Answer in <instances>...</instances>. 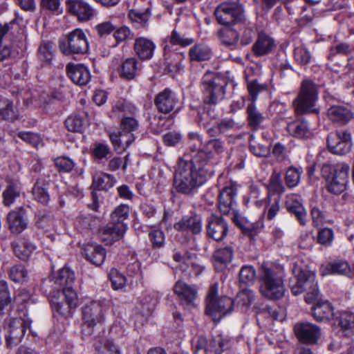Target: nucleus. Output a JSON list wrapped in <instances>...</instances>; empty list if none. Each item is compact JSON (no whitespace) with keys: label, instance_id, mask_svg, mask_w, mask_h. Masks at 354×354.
<instances>
[{"label":"nucleus","instance_id":"47","mask_svg":"<svg viewBox=\"0 0 354 354\" xmlns=\"http://www.w3.org/2000/svg\"><path fill=\"white\" fill-rule=\"evenodd\" d=\"M167 40V44H169L171 48L173 46L178 45L182 47L188 46L194 43V39L189 37H185L182 36L177 30H173L171 35L165 39L163 44Z\"/></svg>","mask_w":354,"mask_h":354},{"label":"nucleus","instance_id":"15","mask_svg":"<svg viewBox=\"0 0 354 354\" xmlns=\"http://www.w3.org/2000/svg\"><path fill=\"white\" fill-rule=\"evenodd\" d=\"M31 321L28 319L15 318L11 320L6 329V344L8 347L18 344L23 339L26 330L30 328Z\"/></svg>","mask_w":354,"mask_h":354},{"label":"nucleus","instance_id":"37","mask_svg":"<svg viewBox=\"0 0 354 354\" xmlns=\"http://www.w3.org/2000/svg\"><path fill=\"white\" fill-rule=\"evenodd\" d=\"M234 250L231 246L219 248L214 254V266L218 270H223L233 258Z\"/></svg>","mask_w":354,"mask_h":354},{"label":"nucleus","instance_id":"34","mask_svg":"<svg viewBox=\"0 0 354 354\" xmlns=\"http://www.w3.org/2000/svg\"><path fill=\"white\" fill-rule=\"evenodd\" d=\"M328 116L330 120L341 124L348 122L352 118V112L344 106H332L328 110Z\"/></svg>","mask_w":354,"mask_h":354},{"label":"nucleus","instance_id":"42","mask_svg":"<svg viewBox=\"0 0 354 354\" xmlns=\"http://www.w3.org/2000/svg\"><path fill=\"white\" fill-rule=\"evenodd\" d=\"M339 326L345 336L354 335V313L348 311L341 313L339 317Z\"/></svg>","mask_w":354,"mask_h":354},{"label":"nucleus","instance_id":"32","mask_svg":"<svg viewBox=\"0 0 354 354\" xmlns=\"http://www.w3.org/2000/svg\"><path fill=\"white\" fill-rule=\"evenodd\" d=\"M274 46L273 38L264 32H261L252 46V50L255 55L262 56L271 52Z\"/></svg>","mask_w":354,"mask_h":354},{"label":"nucleus","instance_id":"63","mask_svg":"<svg viewBox=\"0 0 354 354\" xmlns=\"http://www.w3.org/2000/svg\"><path fill=\"white\" fill-rule=\"evenodd\" d=\"M354 50V46L347 43H340L330 48V56H335L337 54L348 55Z\"/></svg>","mask_w":354,"mask_h":354},{"label":"nucleus","instance_id":"4","mask_svg":"<svg viewBox=\"0 0 354 354\" xmlns=\"http://www.w3.org/2000/svg\"><path fill=\"white\" fill-rule=\"evenodd\" d=\"M293 277L290 281V287L295 295H298L306 291L305 301L311 304L317 300L319 295L317 284L315 282V273L303 268L295 263L292 267Z\"/></svg>","mask_w":354,"mask_h":354},{"label":"nucleus","instance_id":"62","mask_svg":"<svg viewBox=\"0 0 354 354\" xmlns=\"http://www.w3.org/2000/svg\"><path fill=\"white\" fill-rule=\"evenodd\" d=\"M294 56L295 60L301 65L308 64L311 59L310 52L303 46H298L295 48Z\"/></svg>","mask_w":354,"mask_h":354},{"label":"nucleus","instance_id":"55","mask_svg":"<svg viewBox=\"0 0 354 354\" xmlns=\"http://www.w3.org/2000/svg\"><path fill=\"white\" fill-rule=\"evenodd\" d=\"M317 239L319 244L326 247L330 246L334 239V232L328 227L321 229L318 232Z\"/></svg>","mask_w":354,"mask_h":354},{"label":"nucleus","instance_id":"40","mask_svg":"<svg viewBox=\"0 0 354 354\" xmlns=\"http://www.w3.org/2000/svg\"><path fill=\"white\" fill-rule=\"evenodd\" d=\"M287 130L292 136L300 138H308L311 136L307 122L305 120H295L288 123Z\"/></svg>","mask_w":354,"mask_h":354},{"label":"nucleus","instance_id":"58","mask_svg":"<svg viewBox=\"0 0 354 354\" xmlns=\"http://www.w3.org/2000/svg\"><path fill=\"white\" fill-rule=\"evenodd\" d=\"M149 237L153 248L158 249L164 246L165 237L162 230H152L149 234Z\"/></svg>","mask_w":354,"mask_h":354},{"label":"nucleus","instance_id":"31","mask_svg":"<svg viewBox=\"0 0 354 354\" xmlns=\"http://www.w3.org/2000/svg\"><path fill=\"white\" fill-rule=\"evenodd\" d=\"M156 48L155 44L145 37L136 38L134 43V50L141 59H149L153 55Z\"/></svg>","mask_w":354,"mask_h":354},{"label":"nucleus","instance_id":"11","mask_svg":"<svg viewBox=\"0 0 354 354\" xmlns=\"http://www.w3.org/2000/svg\"><path fill=\"white\" fill-rule=\"evenodd\" d=\"M59 48L65 55L84 54L88 50V41L84 31L76 28L60 41Z\"/></svg>","mask_w":354,"mask_h":354},{"label":"nucleus","instance_id":"64","mask_svg":"<svg viewBox=\"0 0 354 354\" xmlns=\"http://www.w3.org/2000/svg\"><path fill=\"white\" fill-rule=\"evenodd\" d=\"M156 304V299L151 295H147L141 300L142 312L146 316L149 315Z\"/></svg>","mask_w":354,"mask_h":354},{"label":"nucleus","instance_id":"41","mask_svg":"<svg viewBox=\"0 0 354 354\" xmlns=\"http://www.w3.org/2000/svg\"><path fill=\"white\" fill-rule=\"evenodd\" d=\"M265 207L263 217L268 221H272L275 218L280 210V196H268L265 200Z\"/></svg>","mask_w":354,"mask_h":354},{"label":"nucleus","instance_id":"16","mask_svg":"<svg viewBox=\"0 0 354 354\" xmlns=\"http://www.w3.org/2000/svg\"><path fill=\"white\" fill-rule=\"evenodd\" d=\"M327 144L329 150L335 154L344 155L351 149V134L344 131H337L328 136Z\"/></svg>","mask_w":354,"mask_h":354},{"label":"nucleus","instance_id":"36","mask_svg":"<svg viewBox=\"0 0 354 354\" xmlns=\"http://www.w3.org/2000/svg\"><path fill=\"white\" fill-rule=\"evenodd\" d=\"M212 49L205 44H196L190 48L189 57L192 62H202L211 59Z\"/></svg>","mask_w":354,"mask_h":354},{"label":"nucleus","instance_id":"17","mask_svg":"<svg viewBox=\"0 0 354 354\" xmlns=\"http://www.w3.org/2000/svg\"><path fill=\"white\" fill-rule=\"evenodd\" d=\"M127 230V225L124 222L111 221L101 229V240L106 245H112L123 238Z\"/></svg>","mask_w":354,"mask_h":354},{"label":"nucleus","instance_id":"7","mask_svg":"<svg viewBox=\"0 0 354 354\" xmlns=\"http://www.w3.org/2000/svg\"><path fill=\"white\" fill-rule=\"evenodd\" d=\"M348 171L349 167L346 163L324 164L322 174L327 181L328 190L335 194L344 192L348 183Z\"/></svg>","mask_w":354,"mask_h":354},{"label":"nucleus","instance_id":"49","mask_svg":"<svg viewBox=\"0 0 354 354\" xmlns=\"http://www.w3.org/2000/svg\"><path fill=\"white\" fill-rule=\"evenodd\" d=\"M0 118L3 120L14 121L19 118V114L17 109L13 106L11 101L7 100L4 102V106L0 107Z\"/></svg>","mask_w":354,"mask_h":354},{"label":"nucleus","instance_id":"33","mask_svg":"<svg viewBox=\"0 0 354 354\" xmlns=\"http://www.w3.org/2000/svg\"><path fill=\"white\" fill-rule=\"evenodd\" d=\"M224 151L223 142L218 139L210 140L205 145V150H200L198 152H203L205 153L204 163H209L211 165V169H213L214 162L212 159L214 156L220 154Z\"/></svg>","mask_w":354,"mask_h":354},{"label":"nucleus","instance_id":"54","mask_svg":"<svg viewBox=\"0 0 354 354\" xmlns=\"http://www.w3.org/2000/svg\"><path fill=\"white\" fill-rule=\"evenodd\" d=\"M250 150L254 156L259 157H266L270 153L268 147L259 143L253 136L250 139Z\"/></svg>","mask_w":354,"mask_h":354},{"label":"nucleus","instance_id":"45","mask_svg":"<svg viewBox=\"0 0 354 354\" xmlns=\"http://www.w3.org/2000/svg\"><path fill=\"white\" fill-rule=\"evenodd\" d=\"M115 184L113 177L107 174H97L93 176L92 187L97 190H108Z\"/></svg>","mask_w":354,"mask_h":354},{"label":"nucleus","instance_id":"13","mask_svg":"<svg viewBox=\"0 0 354 354\" xmlns=\"http://www.w3.org/2000/svg\"><path fill=\"white\" fill-rule=\"evenodd\" d=\"M221 79L215 77L212 72H207L203 77L201 88L204 95L205 104H216L225 95V88L220 83Z\"/></svg>","mask_w":354,"mask_h":354},{"label":"nucleus","instance_id":"9","mask_svg":"<svg viewBox=\"0 0 354 354\" xmlns=\"http://www.w3.org/2000/svg\"><path fill=\"white\" fill-rule=\"evenodd\" d=\"M317 95L316 85L311 81L304 80L301 84L298 97L292 102L295 113L297 115L318 113L319 110L315 108Z\"/></svg>","mask_w":354,"mask_h":354},{"label":"nucleus","instance_id":"23","mask_svg":"<svg viewBox=\"0 0 354 354\" xmlns=\"http://www.w3.org/2000/svg\"><path fill=\"white\" fill-rule=\"evenodd\" d=\"M213 342L218 343L219 344V348H217L215 346H209V343L207 342L206 338L204 337L201 336L198 337L193 342V346L195 348V354H197V353L199 351H203L205 354L207 352L221 354L227 344V342L225 340L221 335L214 337L213 338Z\"/></svg>","mask_w":354,"mask_h":354},{"label":"nucleus","instance_id":"38","mask_svg":"<svg viewBox=\"0 0 354 354\" xmlns=\"http://www.w3.org/2000/svg\"><path fill=\"white\" fill-rule=\"evenodd\" d=\"M20 183L17 180L7 181V185L3 192V203L6 206L14 203L16 198L20 195Z\"/></svg>","mask_w":354,"mask_h":354},{"label":"nucleus","instance_id":"25","mask_svg":"<svg viewBox=\"0 0 354 354\" xmlns=\"http://www.w3.org/2000/svg\"><path fill=\"white\" fill-rule=\"evenodd\" d=\"M82 254L86 260L99 266H101L105 260L106 250L100 245L88 243L84 247Z\"/></svg>","mask_w":354,"mask_h":354},{"label":"nucleus","instance_id":"57","mask_svg":"<svg viewBox=\"0 0 354 354\" xmlns=\"http://www.w3.org/2000/svg\"><path fill=\"white\" fill-rule=\"evenodd\" d=\"M53 46L50 42H44L40 45L38 54L41 61L49 63L53 59Z\"/></svg>","mask_w":354,"mask_h":354},{"label":"nucleus","instance_id":"2","mask_svg":"<svg viewBox=\"0 0 354 354\" xmlns=\"http://www.w3.org/2000/svg\"><path fill=\"white\" fill-rule=\"evenodd\" d=\"M137 111L136 107L131 103L125 101H118L113 106L110 117L112 118H122L121 128L124 132L111 133L110 140L119 153H122L133 141L134 136L131 133L138 127V121L129 115H134Z\"/></svg>","mask_w":354,"mask_h":354},{"label":"nucleus","instance_id":"8","mask_svg":"<svg viewBox=\"0 0 354 354\" xmlns=\"http://www.w3.org/2000/svg\"><path fill=\"white\" fill-rule=\"evenodd\" d=\"M218 285L211 286L206 298L205 312L215 322L230 313L233 306V300L227 297H218Z\"/></svg>","mask_w":354,"mask_h":354},{"label":"nucleus","instance_id":"5","mask_svg":"<svg viewBox=\"0 0 354 354\" xmlns=\"http://www.w3.org/2000/svg\"><path fill=\"white\" fill-rule=\"evenodd\" d=\"M109 309V301L104 298L86 302L81 308L83 332L90 335L95 327L104 324Z\"/></svg>","mask_w":354,"mask_h":354},{"label":"nucleus","instance_id":"59","mask_svg":"<svg viewBox=\"0 0 354 354\" xmlns=\"http://www.w3.org/2000/svg\"><path fill=\"white\" fill-rule=\"evenodd\" d=\"M109 276L112 286L115 290H121L125 286L127 280L117 270H111Z\"/></svg>","mask_w":354,"mask_h":354},{"label":"nucleus","instance_id":"56","mask_svg":"<svg viewBox=\"0 0 354 354\" xmlns=\"http://www.w3.org/2000/svg\"><path fill=\"white\" fill-rule=\"evenodd\" d=\"M55 165L59 172H70L73 170L75 163L66 156H60L55 159Z\"/></svg>","mask_w":354,"mask_h":354},{"label":"nucleus","instance_id":"14","mask_svg":"<svg viewBox=\"0 0 354 354\" xmlns=\"http://www.w3.org/2000/svg\"><path fill=\"white\" fill-rule=\"evenodd\" d=\"M229 232V225L223 216L211 214L206 220L207 236L215 241H223Z\"/></svg>","mask_w":354,"mask_h":354},{"label":"nucleus","instance_id":"19","mask_svg":"<svg viewBox=\"0 0 354 354\" xmlns=\"http://www.w3.org/2000/svg\"><path fill=\"white\" fill-rule=\"evenodd\" d=\"M295 331L298 339L307 344L315 343L321 335L319 327L310 323L297 324L295 326Z\"/></svg>","mask_w":354,"mask_h":354},{"label":"nucleus","instance_id":"44","mask_svg":"<svg viewBox=\"0 0 354 354\" xmlns=\"http://www.w3.org/2000/svg\"><path fill=\"white\" fill-rule=\"evenodd\" d=\"M12 248L17 257L22 260L26 259L35 250L34 244L28 240L13 243Z\"/></svg>","mask_w":354,"mask_h":354},{"label":"nucleus","instance_id":"22","mask_svg":"<svg viewBox=\"0 0 354 354\" xmlns=\"http://www.w3.org/2000/svg\"><path fill=\"white\" fill-rule=\"evenodd\" d=\"M285 205L287 210L295 214L301 225H306L307 213L299 196L295 194L288 195Z\"/></svg>","mask_w":354,"mask_h":354},{"label":"nucleus","instance_id":"29","mask_svg":"<svg viewBox=\"0 0 354 354\" xmlns=\"http://www.w3.org/2000/svg\"><path fill=\"white\" fill-rule=\"evenodd\" d=\"M351 268L349 264L342 260L335 261L322 266L320 272L322 276L329 274L349 276L351 274Z\"/></svg>","mask_w":354,"mask_h":354},{"label":"nucleus","instance_id":"30","mask_svg":"<svg viewBox=\"0 0 354 354\" xmlns=\"http://www.w3.org/2000/svg\"><path fill=\"white\" fill-rule=\"evenodd\" d=\"M174 228L178 231L189 230L197 234L202 231V219L198 215L184 217L174 225Z\"/></svg>","mask_w":354,"mask_h":354},{"label":"nucleus","instance_id":"53","mask_svg":"<svg viewBox=\"0 0 354 354\" xmlns=\"http://www.w3.org/2000/svg\"><path fill=\"white\" fill-rule=\"evenodd\" d=\"M301 170L299 168L291 167L286 171L285 180L289 187H296L301 178Z\"/></svg>","mask_w":354,"mask_h":354},{"label":"nucleus","instance_id":"50","mask_svg":"<svg viewBox=\"0 0 354 354\" xmlns=\"http://www.w3.org/2000/svg\"><path fill=\"white\" fill-rule=\"evenodd\" d=\"M256 279V271L251 266H243L239 272V281L241 283L250 285L253 284Z\"/></svg>","mask_w":354,"mask_h":354},{"label":"nucleus","instance_id":"46","mask_svg":"<svg viewBox=\"0 0 354 354\" xmlns=\"http://www.w3.org/2000/svg\"><path fill=\"white\" fill-rule=\"evenodd\" d=\"M254 300L253 292L249 289H243L240 291L233 300V306L240 307L241 310L248 309Z\"/></svg>","mask_w":354,"mask_h":354},{"label":"nucleus","instance_id":"43","mask_svg":"<svg viewBox=\"0 0 354 354\" xmlns=\"http://www.w3.org/2000/svg\"><path fill=\"white\" fill-rule=\"evenodd\" d=\"M34 199L39 203L46 205L50 201V196L48 192V184L43 180H38L34 185L32 189Z\"/></svg>","mask_w":354,"mask_h":354},{"label":"nucleus","instance_id":"12","mask_svg":"<svg viewBox=\"0 0 354 354\" xmlns=\"http://www.w3.org/2000/svg\"><path fill=\"white\" fill-rule=\"evenodd\" d=\"M173 259L177 263L174 268L175 273L180 271L184 277H197L205 269L196 255L187 252L175 251Z\"/></svg>","mask_w":354,"mask_h":354},{"label":"nucleus","instance_id":"1","mask_svg":"<svg viewBox=\"0 0 354 354\" xmlns=\"http://www.w3.org/2000/svg\"><path fill=\"white\" fill-rule=\"evenodd\" d=\"M205 158V153L197 152L190 160L179 159L174 179V187L178 192L194 194L212 176L214 170L209 163H204Z\"/></svg>","mask_w":354,"mask_h":354},{"label":"nucleus","instance_id":"39","mask_svg":"<svg viewBox=\"0 0 354 354\" xmlns=\"http://www.w3.org/2000/svg\"><path fill=\"white\" fill-rule=\"evenodd\" d=\"M140 69V65L135 57L127 58L122 64L119 70L120 75L127 80L133 79L138 71Z\"/></svg>","mask_w":354,"mask_h":354},{"label":"nucleus","instance_id":"60","mask_svg":"<svg viewBox=\"0 0 354 354\" xmlns=\"http://www.w3.org/2000/svg\"><path fill=\"white\" fill-rule=\"evenodd\" d=\"M65 125L68 131L74 132H81L84 128L82 119L78 115L68 117L65 122Z\"/></svg>","mask_w":354,"mask_h":354},{"label":"nucleus","instance_id":"10","mask_svg":"<svg viewBox=\"0 0 354 354\" xmlns=\"http://www.w3.org/2000/svg\"><path fill=\"white\" fill-rule=\"evenodd\" d=\"M214 15L218 24L230 26L245 19V11L242 4L238 1H225L219 4Z\"/></svg>","mask_w":354,"mask_h":354},{"label":"nucleus","instance_id":"26","mask_svg":"<svg viewBox=\"0 0 354 354\" xmlns=\"http://www.w3.org/2000/svg\"><path fill=\"white\" fill-rule=\"evenodd\" d=\"M164 56L168 66L173 68L176 71H181L185 66L183 62L185 55L184 53L172 51L171 46L167 44V40L164 44Z\"/></svg>","mask_w":354,"mask_h":354},{"label":"nucleus","instance_id":"51","mask_svg":"<svg viewBox=\"0 0 354 354\" xmlns=\"http://www.w3.org/2000/svg\"><path fill=\"white\" fill-rule=\"evenodd\" d=\"M11 280L17 283H24L28 279V272L22 265L12 266L9 272Z\"/></svg>","mask_w":354,"mask_h":354},{"label":"nucleus","instance_id":"3","mask_svg":"<svg viewBox=\"0 0 354 354\" xmlns=\"http://www.w3.org/2000/svg\"><path fill=\"white\" fill-rule=\"evenodd\" d=\"M74 280V272L67 267L60 269L54 277L55 283L63 287V290L50 293L49 300L53 311L59 315H68L77 306V293L70 286Z\"/></svg>","mask_w":354,"mask_h":354},{"label":"nucleus","instance_id":"6","mask_svg":"<svg viewBox=\"0 0 354 354\" xmlns=\"http://www.w3.org/2000/svg\"><path fill=\"white\" fill-rule=\"evenodd\" d=\"M283 270L262 266L260 292L271 300H277L283 297L285 293Z\"/></svg>","mask_w":354,"mask_h":354},{"label":"nucleus","instance_id":"48","mask_svg":"<svg viewBox=\"0 0 354 354\" xmlns=\"http://www.w3.org/2000/svg\"><path fill=\"white\" fill-rule=\"evenodd\" d=\"M248 118L249 124L253 128L257 129L259 127L263 120V115L257 109L256 106L252 102L247 108Z\"/></svg>","mask_w":354,"mask_h":354},{"label":"nucleus","instance_id":"20","mask_svg":"<svg viewBox=\"0 0 354 354\" xmlns=\"http://www.w3.org/2000/svg\"><path fill=\"white\" fill-rule=\"evenodd\" d=\"M236 194V189L232 185L225 187L220 192L218 196V208L221 213L227 214L232 210H234L236 206L235 197Z\"/></svg>","mask_w":354,"mask_h":354},{"label":"nucleus","instance_id":"35","mask_svg":"<svg viewBox=\"0 0 354 354\" xmlns=\"http://www.w3.org/2000/svg\"><path fill=\"white\" fill-rule=\"evenodd\" d=\"M312 311L314 318L319 322L329 320L333 316V308L326 301H318Z\"/></svg>","mask_w":354,"mask_h":354},{"label":"nucleus","instance_id":"27","mask_svg":"<svg viewBox=\"0 0 354 354\" xmlns=\"http://www.w3.org/2000/svg\"><path fill=\"white\" fill-rule=\"evenodd\" d=\"M25 210L20 207L17 210L10 212L7 216L9 229L12 233L19 234L27 227V223L24 216Z\"/></svg>","mask_w":354,"mask_h":354},{"label":"nucleus","instance_id":"28","mask_svg":"<svg viewBox=\"0 0 354 354\" xmlns=\"http://www.w3.org/2000/svg\"><path fill=\"white\" fill-rule=\"evenodd\" d=\"M176 103L175 94L169 88L165 89L156 97L155 104L159 111L167 113L172 111Z\"/></svg>","mask_w":354,"mask_h":354},{"label":"nucleus","instance_id":"24","mask_svg":"<svg viewBox=\"0 0 354 354\" xmlns=\"http://www.w3.org/2000/svg\"><path fill=\"white\" fill-rule=\"evenodd\" d=\"M66 5L68 12L76 15L80 21H88L94 16L95 10L84 1L68 0Z\"/></svg>","mask_w":354,"mask_h":354},{"label":"nucleus","instance_id":"21","mask_svg":"<svg viewBox=\"0 0 354 354\" xmlns=\"http://www.w3.org/2000/svg\"><path fill=\"white\" fill-rule=\"evenodd\" d=\"M66 69L68 77L77 85H86L90 81V71L84 64L69 63Z\"/></svg>","mask_w":354,"mask_h":354},{"label":"nucleus","instance_id":"61","mask_svg":"<svg viewBox=\"0 0 354 354\" xmlns=\"http://www.w3.org/2000/svg\"><path fill=\"white\" fill-rule=\"evenodd\" d=\"M129 215V207L127 205H120L118 206L112 212L111 217V221L116 222L127 219Z\"/></svg>","mask_w":354,"mask_h":354},{"label":"nucleus","instance_id":"18","mask_svg":"<svg viewBox=\"0 0 354 354\" xmlns=\"http://www.w3.org/2000/svg\"><path fill=\"white\" fill-rule=\"evenodd\" d=\"M174 292L179 297L183 305L196 306L198 288L196 285H189L182 280H178L174 287Z\"/></svg>","mask_w":354,"mask_h":354},{"label":"nucleus","instance_id":"52","mask_svg":"<svg viewBox=\"0 0 354 354\" xmlns=\"http://www.w3.org/2000/svg\"><path fill=\"white\" fill-rule=\"evenodd\" d=\"M268 189L270 192L281 194L284 192L285 188L281 180L280 174L274 171L269 180Z\"/></svg>","mask_w":354,"mask_h":354}]
</instances>
